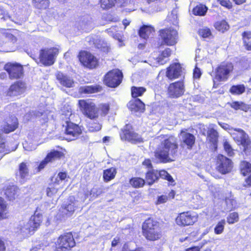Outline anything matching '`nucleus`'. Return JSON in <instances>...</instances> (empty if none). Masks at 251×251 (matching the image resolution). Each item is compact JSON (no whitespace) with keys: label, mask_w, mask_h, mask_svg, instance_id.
<instances>
[{"label":"nucleus","mask_w":251,"mask_h":251,"mask_svg":"<svg viewBox=\"0 0 251 251\" xmlns=\"http://www.w3.org/2000/svg\"><path fill=\"white\" fill-rule=\"evenodd\" d=\"M159 143L154 153L155 158L161 163L174 161L177 156L178 144L173 136L161 135L155 137L151 144Z\"/></svg>","instance_id":"1"},{"label":"nucleus","mask_w":251,"mask_h":251,"mask_svg":"<svg viewBox=\"0 0 251 251\" xmlns=\"http://www.w3.org/2000/svg\"><path fill=\"white\" fill-rule=\"evenodd\" d=\"M80 110L88 117L87 128L90 132L100 130L102 127L101 120L94 103L89 100H80L78 101Z\"/></svg>","instance_id":"2"},{"label":"nucleus","mask_w":251,"mask_h":251,"mask_svg":"<svg viewBox=\"0 0 251 251\" xmlns=\"http://www.w3.org/2000/svg\"><path fill=\"white\" fill-rule=\"evenodd\" d=\"M55 251H66L75 245V242L71 232L60 235L55 243Z\"/></svg>","instance_id":"3"},{"label":"nucleus","mask_w":251,"mask_h":251,"mask_svg":"<svg viewBox=\"0 0 251 251\" xmlns=\"http://www.w3.org/2000/svg\"><path fill=\"white\" fill-rule=\"evenodd\" d=\"M159 36L162 45L173 46L176 43L177 32L173 28H166L159 31Z\"/></svg>","instance_id":"4"},{"label":"nucleus","mask_w":251,"mask_h":251,"mask_svg":"<svg viewBox=\"0 0 251 251\" xmlns=\"http://www.w3.org/2000/svg\"><path fill=\"white\" fill-rule=\"evenodd\" d=\"M233 69V66L231 63H222L216 69V75L213 79L214 82L226 80Z\"/></svg>","instance_id":"5"},{"label":"nucleus","mask_w":251,"mask_h":251,"mask_svg":"<svg viewBox=\"0 0 251 251\" xmlns=\"http://www.w3.org/2000/svg\"><path fill=\"white\" fill-rule=\"evenodd\" d=\"M123 74L121 71L115 69L108 72L105 75V84L110 87H116L122 82Z\"/></svg>","instance_id":"6"},{"label":"nucleus","mask_w":251,"mask_h":251,"mask_svg":"<svg viewBox=\"0 0 251 251\" xmlns=\"http://www.w3.org/2000/svg\"><path fill=\"white\" fill-rule=\"evenodd\" d=\"M58 53L56 48L42 50L39 56L40 62L44 66H50L54 63V57Z\"/></svg>","instance_id":"7"},{"label":"nucleus","mask_w":251,"mask_h":251,"mask_svg":"<svg viewBox=\"0 0 251 251\" xmlns=\"http://www.w3.org/2000/svg\"><path fill=\"white\" fill-rule=\"evenodd\" d=\"M81 129L78 125L72 122H66L65 133L66 140L70 141L75 140L81 134Z\"/></svg>","instance_id":"8"},{"label":"nucleus","mask_w":251,"mask_h":251,"mask_svg":"<svg viewBox=\"0 0 251 251\" xmlns=\"http://www.w3.org/2000/svg\"><path fill=\"white\" fill-rule=\"evenodd\" d=\"M234 132H231L233 139L244 147V151L251 148V142L248 135L245 131L240 128H234Z\"/></svg>","instance_id":"9"},{"label":"nucleus","mask_w":251,"mask_h":251,"mask_svg":"<svg viewBox=\"0 0 251 251\" xmlns=\"http://www.w3.org/2000/svg\"><path fill=\"white\" fill-rule=\"evenodd\" d=\"M131 126L126 125L122 133L120 134L122 140H127L132 143H141L143 142V139L140 135L130 130Z\"/></svg>","instance_id":"10"},{"label":"nucleus","mask_w":251,"mask_h":251,"mask_svg":"<svg viewBox=\"0 0 251 251\" xmlns=\"http://www.w3.org/2000/svg\"><path fill=\"white\" fill-rule=\"evenodd\" d=\"M79 60L84 66L93 69L96 68L98 65L97 59L90 53L83 51L79 52Z\"/></svg>","instance_id":"11"},{"label":"nucleus","mask_w":251,"mask_h":251,"mask_svg":"<svg viewBox=\"0 0 251 251\" xmlns=\"http://www.w3.org/2000/svg\"><path fill=\"white\" fill-rule=\"evenodd\" d=\"M4 69L8 73L10 79H17L23 76V68L19 63H7L4 66Z\"/></svg>","instance_id":"12"},{"label":"nucleus","mask_w":251,"mask_h":251,"mask_svg":"<svg viewBox=\"0 0 251 251\" xmlns=\"http://www.w3.org/2000/svg\"><path fill=\"white\" fill-rule=\"evenodd\" d=\"M197 220L196 215L189 211L180 213L176 218L177 224L183 226L193 225Z\"/></svg>","instance_id":"13"},{"label":"nucleus","mask_w":251,"mask_h":251,"mask_svg":"<svg viewBox=\"0 0 251 251\" xmlns=\"http://www.w3.org/2000/svg\"><path fill=\"white\" fill-rule=\"evenodd\" d=\"M217 169L223 174H226L231 171L232 163L231 160L226 156L219 154L217 157Z\"/></svg>","instance_id":"14"},{"label":"nucleus","mask_w":251,"mask_h":251,"mask_svg":"<svg viewBox=\"0 0 251 251\" xmlns=\"http://www.w3.org/2000/svg\"><path fill=\"white\" fill-rule=\"evenodd\" d=\"M184 92L183 82L180 81L171 83L168 88V95L172 98H178L182 96Z\"/></svg>","instance_id":"15"},{"label":"nucleus","mask_w":251,"mask_h":251,"mask_svg":"<svg viewBox=\"0 0 251 251\" xmlns=\"http://www.w3.org/2000/svg\"><path fill=\"white\" fill-rule=\"evenodd\" d=\"M78 205V201H76L73 196H71L68 201L62 205L60 208V211L63 215L70 216L73 214Z\"/></svg>","instance_id":"16"},{"label":"nucleus","mask_w":251,"mask_h":251,"mask_svg":"<svg viewBox=\"0 0 251 251\" xmlns=\"http://www.w3.org/2000/svg\"><path fill=\"white\" fill-rule=\"evenodd\" d=\"M26 88L25 82L18 81L10 86L7 92V95L10 97L19 96L25 93Z\"/></svg>","instance_id":"17"},{"label":"nucleus","mask_w":251,"mask_h":251,"mask_svg":"<svg viewBox=\"0 0 251 251\" xmlns=\"http://www.w3.org/2000/svg\"><path fill=\"white\" fill-rule=\"evenodd\" d=\"M182 74V69L179 63L172 64L168 68L166 76L170 79H174L181 76Z\"/></svg>","instance_id":"18"},{"label":"nucleus","mask_w":251,"mask_h":251,"mask_svg":"<svg viewBox=\"0 0 251 251\" xmlns=\"http://www.w3.org/2000/svg\"><path fill=\"white\" fill-rule=\"evenodd\" d=\"M62 156V153L57 151H52L49 153L46 158L41 161L38 166V170L44 168L47 164L50 162L55 161V160L59 159Z\"/></svg>","instance_id":"19"},{"label":"nucleus","mask_w":251,"mask_h":251,"mask_svg":"<svg viewBox=\"0 0 251 251\" xmlns=\"http://www.w3.org/2000/svg\"><path fill=\"white\" fill-rule=\"evenodd\" d=\"M57 80L60 84L67 88H72L75 86V82L73 79L67 75L59 72L56 74Z\"/></svg>","instance_id":"20"},{"label":"nucleus","mask_w":251,"mask_h":251,"mask_svg":"<svg viewBox=\"0 0 251 251\" xmlns=\"http://www.w3.org/2000/svg\"><path fill=\"white\" fill-rule=\"evenodd\" d=\"M17 118L14 116H11L3 125L2 130L6 133H8L15 130L18 127Z\"/></svg>","instance_id":"21"},{"label":"nucleus","mask_w":251,"mask_h":251,"mask_svg":"<svg viewBox=\"0 0 251 251\" xmlns=\"http://www.w3.org/2000/svg\"><path fill=\"white\" fill-rule=\"evenodd\" d=\"M17 232L24 237L28 236L31 234L34 229L28 222H22L17 227Z\"/></svg>","instance_id":"22"},{"label":"nucleus","mask_w":251,"mask_h":251,"mask_svg":"<svg viewBox=\"0 0 251 251\" xmlns=\"http://www.w3.org/2000/svg\"><path fill=\"white\" fill-rule=\"evenodd\" d=\"M127 106L132 112H143L145 110L144 103L139 99L130 100L127 104Z\"/></svg>","instance_id":"23"},{"label":"nucleus","mask_w":251,"mask_h":251,"mask_svg":"<svg viewBox=\"0 0 251 251\" xmlns=\"http://www.w3.org/2000/svg\"><path fill=\"white\" fill-rule=\"evenodd\" d=\"M203 129H207V140L211 143L215 149L217 148L218 133L217 131L211 126H203Z\"/></svg>","instance_id":"24"},{"label":"nucleus","mask_w":251,"mask_h":251,"mask_svg":"<svg viewBox=\"0 0 251 251\" xmlns=\"http://www.w3.org/2000/svg\"><path fill=\"white\" fill-rule=\"evenodd\" d=\"M180 136L183 143L187 146V149H191L195 142V136L192 134L183 131H181Z\"/></svg>","instance_id":"25"},{"label":"nucleus","mask_w":251,"mask_h":251,"mask_svg":"<svg viewBox=\"0 0 251 251\" xmlns=\"http://www.w3.org/2000/svg\"><path fill=\"white\" fill-rule=\"evenodd\" d=\"M108 189V187H104V186H102L100 187H94L91 190L90 192H88L87 193L85 194V199L83 200V201L88 198L89 196H90V199H95L101 194L104 193L105 191H107Z\"/></svg>","instance_id":"26"},{"label":"nucleus","mask_w":251,"mask_h":251,"mask_svg":"<svg viewBox=\"0 0 251 251\" xmlns=\"http://www.w3.org/2000/svg\"><path fill=\"white\" fill-rule=\"evenodd\" d=\"M145 237L149 240L154 241L159 239L161 237L160 229L154 228L143 231Z\"/></svg>","instance_id":"27"},{"label":"nucleus","mask_w":251,"mask_h":251,"mask_svg":"<svg viewBox=\"0 0 251 251\" xmlns=\"http://www.w3.org/2000/svg\"><path fill=\"white\" fill-rule=\"evenodd\" d=\"M125 0H100V6L103 9H107L113 6L115 3L122 6Z\"/></svg>","instance_id":"28"},{"label":"nucleus","mask_w":251,"mask_h":251,"mask_svg":"<svg viewBox=\"0 0 251 251\" xmlns=\"http://www.w3.org/2000/svg\"><path fill=\"white\" fill-rule=\"evenodd\" d=\"M18 189L14 185L8 186L4 190V195L10 201L13 200L17 196Z\"/></svg>","instance_id":"29"},{"label":"nucleus","mask_w":251,"mask_h":251,"mask_svg":"<svg viewBox=\"0 0 251 251\" xmlns=\"http://www.w3.org/2000/svg\"><path fill=\"white\" fill-rule=\"evenodd\" d=\"M143 231H146L152 229H158L159 228V223L151 218L146 220L142 226Z\"/></svg>","instance_id":"30"},{"label":"nucleus","mask_w":251,"mask_h":251,"mask_svg":"<svg viewBox=\"0 0 251 251\" xmlns=\"http://www.w3.org/2000/svg\"><path fill=\"white\" fill-rule=\"evenodd\" d=\"M101 87L99 86H83L79 88L78 92L80 94H89L100 92Z\"/></svg>","instance_id":"31"},{"label":"nucleus","mask_w":251,"mask_h":251,"mask_svg":"<svg viewBox=\"0 0 251 251\" xmlns=\"http://www.w3.org/2000/svg\"><path fill=\"white\" fill-rule=\"evenodd\" d=\"M117 173L116 168L111 167L104 170L103 173V178L105 182H108L114 178Z\"/></svg>","instance_id":"32"},{"label":"nucleus","mask_w":251,"mask_h":251,"mask_svg":"<svg viewBox=\"0 0 251 251\" xmlns=\"http://www.w3.org/2000/svg\"><path fill=\"white\" fill-rule=\"evenodd\" d=\"M42 221V215L39 213L36 214L35 213L33 216L31 217L30 220L28 222L30 223L33 229L35 230L40 226Z\"/></svg>","instance_id":"33"},{"label":"nucleus","mask_w":251,"mask_h":251,"mask_svg":"<svg viewBox=\"0 0 251 251\" xmlns=\"http://www.w3.org/2000/svg\"><path fill=\"white\" fill-rule=\"evenodd\" d=\"M158 178V172L157 170H149L146 174V180L149 185L152 184Z\"/></svg>","instance_id":"34"},{"label":"nucleus","mask_w":251,"mask_h":251,"mask_svg":"<svg viewBox=\"0 0 251 251\" xmlns=\"http://www.w3.org/2000/svg\"><path fill=\"white\" fill-rule=\"evenodd\" d=\"M28 169L26 163L23 162L19 165V175L22 179L21 182L23 183L25 179H26L28 176Z\"/></svg>","instance_id":"35"},{"label":"nucleus","mask_w":251,"mask_h":251,"mask_svg":"<svg viewBox=\"0 0 251 251\" xmlns=\"http://www.w3.org/2000/svg\"><path fill=\"white\" fill-rule=\"evenodd\" d=\"M32 3L35 8L43 10L49 6L50 1L49 0H32Z\"/></svg>","instance_id":"36"},{"label":"nucleus","mask_w":251,"mask_h":251,"mask_svg":"<svg viewBox=\"0 0 251 251\" xmlns=\"http://www.w3.org/2000/svg\"><path fill=\"white\" fill-rule=\"evenodd\" d=\"M8 209L6 201L0 197V220L8 217Z\"/></svg>","instance_id":"37"},{"label":"nucleus","mask_w":251,"mask_h":251,"mask_svg":"<svg viewBox=\"0 0 251 251\" xmlns=\"http://www.w3.org/2000/svg\"><path fill=\"white\" fill-rule=\"evenodd\" d=\"M229 104L232 108L235 110L240 109L246 112L251 108V105H247L242 101H234Z\"/></svg>","instance_id":"38"},{"label":"nucleus","mask_w":251,"mask_h":251,"mask_svg":"<svg viewBox=\"0 0 251 251\" xmlns=\"http://www.w3.org/2000/svg\"><path fill=\"white\" fill-rule=\"evenodd\" d=\"M152 32H154V29L152 27L144 25L139 29V35L141 38L146 39Z\"/></svg>","instance_id":"39"},{"label":"nucleus","mask_w":251,"mask_h":251,"mask_svg":"<svg viewBox=\"0 0 251 251\" xmlns=\"http://www.w3.org/2000/svg\"><path fill=\"white\" fill-rule=\"evenodd\" d=\"M171 54V50L169 48L165 49L157 58V61L160 65H163L167 62V58Z\"/></svg>","instance_id":"40"},{"label":"nucleus","mask_w":251,"mask_h":251,"mask_svg":"<svg viewBox=\"0 0 251 251\" xmlns=\"http://www.w3.org/2000/svg\"><path fill=\"white\" fill-rule=\"evenodd\" d=\"M225 202L226 203V209L231 210L235 208L236 206V201L234 200L233 196L230 193L228 194L225 198Z\"/></svg>","instance_id":"41"},{"label":"nucleus","mask_w":251,"mask_h":251,"mask_svg":"<svg viewBox=\"0 0 251 251\" xmlns=\"http://www.w3.org/2000/svg\"><path fill=\"white\" fill-rule=\"evenodd\" d=\"M240 170L241 174L243 176H246L251 173V164L246 161H243L240 164Z\"/></svg>","instance_id":"42"},{"label":"nucleus","mask_w":251,"mask_h":251,"mask_svg":"<svg viewBox=\"0 0 251 251\" xmlns=\"http://www.w3.org/2000/svg\"><path fill=\"white\" fill-rule=\"evenodd\" d=\"M243 38L244 45L248 50H251V32L250 31H245L243 32Z\"/></svg>","instance_id":"43"},{"label":"nucleus","mask_w":251,"mask_h":251,"mask_svg":"<svg viewBox=\"0 0 251 251\" xmlns=\"http://www.w3.org/2000/svg\"><path fill=\"white\" fill-rule=\"evenodd\" d=\"M207 10V8L204 5L200 4L196 6L193 10V13L195 15L204 16Z\"/></svg>","instance_id":"44"},{"label":"nucleus","mask_w":251,"mask_h":251,"mask_svg":"<svg viewBox=\"0 0 251 251\" xmlns=\"http://www.w3.org/2000/svg\"><path fill=\"white\" fill-rule=\"evenodd\" d=\"M131 95L132 97L137 98L141 96L146 91V89L143 87H131Z\"/></svg>","instance_id":"45"},{"label":"nucleus","mask_w":251,"mask_h":251,"mask_svg":"<svg viewBox=\"0 0 251 251\" xmlns=\"http://www.w3.org/2000/svg\"><path fill=\"white\" fill-rule=\"evenodd\" d=\"M215 27L216 29L222 32H224L229 28V25L226 21L217 22L215 24Z\"/></svg>","instance_id":"46"},{"label":"nucleus","mask_w":251,"mask_h":251,"mask_svg":"<svg viewBox=\"0 0 251 251\" xmlns=\"http://www.w3.org/2000/svg\"><path fill=\"white\" fill-rule=\"evenodd\" d=\"M129 183L133 187L139 188L144 185L145 180L140 177H134L130 180Z\"/></svg>","instance_id":"47"},{"label":"nucleus","mask_w":251,"mask_h":251,"mask_svg":"<svg viewBox=\"0 0 251 251\" xmlns=\"http://www.w3.org/2000/svg\"><path fill=\"white\" fill-rule=\"evenodd\" d=\"M245 91V87L244 85H237L232 86L230 89V92L232 94L240 95Z\"/></svg>","instance_id":"48"},{"label":"nucleus","mask_w":251,"mask_h":251,"mask_svg":"<svg viewBox=\"0 0 251 251\" xmlns=\"http://www.w3.org/2000/svg\"><path fill=\"white\" fill-rule=\"evenodd\" d=\"M177 14L178 11L177 9H174L168 16V21L172 23L174 25H177L178 24Z\"/></svg>","instance_id":"49"},{"label":"nucleus","mask_w":251,"mask_h":251,"mask_svg":"<svg viewBox=\"0 0 251 251\" xmlns=\"http://www.w3.org/2000/svg\"><path fill=\"white\" fill-rule=\"evenodd\" d=\"M23 145L25 150L28 151L35 150L37 147L36 143H31L30 141H26L23 143Z\"/></svg>","instance_id":"50"},{"label":"nucleus","mask_w":251,"mask_h":251,"mask_svg":"<svg viewBox=\"0 0 251 251\" xmlns=\"http://www.w3.org/2000/svg\"><path fill=\"white\" fill-rule=\"evenodd\" d=\"M159 176L163 179L167 180L169 182H174V179L172 176L165 170H161L158 172Z\"/></svg>","instance_id":"51"},{"label":"nucleus","mask_w":251,"mask_h":251,"mask_svg":"<svg viewBox=\"0 0 251 251\" xmlns=\"http://www.w3.org/2000/svg\"><path fill=\"white\" fill-rule=\"evenodd\" d=\"M225 223L226 222L225 220H222L218 223L214 229V231L216 234H220L223 232Z\"/></svg>","instance_id":"52"},{"label":"nucleus","mask_w":251,"mask_h":251,"mask_svg":"<svg viewBox=\"0 0 251 251\" xmlns=\"http://www.w3.org/2000/svg\"><path fill=\"white\" fill-rule=\"evenodd\" d=\"M224 147L225 151L226 152L228 155L231 156L234 154L233 150L232 149V147L229 142L226 140L224 141Z\"/></svg>","instance_id":"53"},{"label":"nucleus","mask_w":251,"mask_h":251,"mask_svg":"<svg viewBox=\"0 0 251 251\" xmlns=\"http://www.w3.org/2000/svg\"><path fill=\"white\" fill-rule=\"evenodd\" d=\"M238 221V214L236 212L230 213L227 218V222L231 224Z\"/></svg>","instance_id":"54"},{"label":"nucleus","mask_w":251,"mask_h":251,"mask_svg":"<svg viewBox=\"0 0 251 251\" xmlns=\"http://www.w3.org/2000/svg\"><path fill=\"white\" fill-rule=\"evenodd\" d=\"M199 34L203 38L209 37L211 35L210 30L207 27L200 29L199 30Z\"/></svg>","instance_id":"55"},{"label":"nucleus","mask_w":251,"mask_h":251,"mask_svg":"<svg viewBox=\"0 0 251 251\" xmlns=\"http://www.w3.org/2000/svg\"><path fill=\"white\" fill-rule=\"evenodd\" d=\"M57 188L55 187L51 184L50 185V186L47 189V195L48 196L51 197L57 192Z\"/></svg>","instance_id":"56"},{"label":"nucleus","mask_w":251,"mask_h":251,"mask_svg":"<svg viewBox=\"0 0 251 251\" xmlns=\"http://www.w3.org/2000/svg\"><path fill=\"white\" fill-rule=\"evenodd\" d=\"M34 115L35 117H40L41 116H44V117H45L46 116L44 114L43 112L35 111L30 112L29 113L26 114L25 115L26 119L29 120L28 118L29 117L30 115Z\"/></svg>","instance_id":"57"},{"label":"nucleus","mask_w":251,"mask_h":251,"mask_svg":"<svg viewBox=\"0 0 251 251\" xmlns=\"http://www.w3.org/2000/svg\"><path fill=\"white\" fill-rule=\"evenodd\" d=\"M99 108L101 111L102 114L103 116H105L108 113L109 111V106L108 104H102L100 105Z\"/></svg>","instance_id":"58"},{"label":"nucleus","mask_w":251,"mask_h":251,"mask_svg":"<svg viewBox=\"0 0 251 251\" xmlns=\"http://www.w3.org/2000/svg\"><path fill=\"white\" fill-rule=\"evenodd\" d=\"M218 1L223 6L229 9L232 7V4L229 0H218Z\"/></svg>","instance_id":"59"},{"label":"nucleus","mask_w":251,"mask_h":251,"mask_svg":"<svg viewBox=\"0 0 251 251\" xmlns=\"http://www.w3.org/2000/svg\"><path fill=\"white\" fill-rule=\"evenodd\" d=\"M168 199V197L167 196L162 195L158 197L157 200V204H161L166 202Z\"/></svg>","instance_id":"60"},{"label":"nucleus","mask_w":251,"mask_h":251,"mask_svg":"<svg viewBox=\"0 0 251 251\" xmlns=\"http://www.w3.org/2000/svg\"><path fill=\"white\" fill-rule=\"evenodd\" d=\"M201 72L200 70L196 67L194 70L193 76L195 78H199L201 76Z\"/></svg>","instance_id":"61"},{"label":"nucleus","mask_w":251,"mask_h":251,"mask_svg":"<svg viewBox=\"0 0 251 251\" xmlns=\"http://www.w3.org/2000/svg\"><path fill=\"white\" fill-rule=\"evenodd\" d=\"M4 12H3V14H1V12L0 11V19L3 20L4 21H6L10 18V16L8 15L6 11L3 10Z\"/></svg>","instance_id":"62"},{"label":"nucleus","mask_w":251,"mask_h":251,"mask_svg":"<svg viewBox=\"0 0 251 251\" xmlns=\"http://www.w3.org/2000/svg\"><path fill=\"white\" fill-rule=\"evenodd\" d=\"M143 165L144 166H146V167L151 170H152V164L151 163V161L150 159H145L144 161L143 162Z\"/></svg>","instance_id":"63"},{"label":"nucleus","mask_w":251,"mask_h":251,"mask_svg":"<svg viewBox=\"0 0 251 251\" xmlns=\"http://www.w3.org/2000/svg\"><path fill=\"white\" fill-rule=\"evenodd\" d=\"M51 181L52 183H54V186H55L56 185H59L60 184V182H62V181L59 179L58 176L55 178L53 177L51 179Z\"/></svg>","instance_id":"64"}]
</instances>
